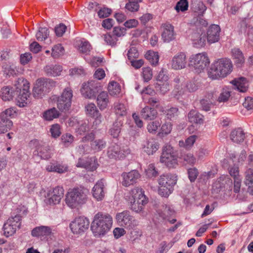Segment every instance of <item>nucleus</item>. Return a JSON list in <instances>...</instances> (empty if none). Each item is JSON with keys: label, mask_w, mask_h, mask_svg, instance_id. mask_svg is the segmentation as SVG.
I'll return each instance as SVG.
<instances>
[{"label": "nucleus", "mask_w": 253, "mask_h": 253, "mask_svg": "<svg viewBox=\"0 0 253 253\" xmlns=\"http://www.w3.org/2000/svg\"><path fill=\"white\" fill-rule=\"evenodd\" d=\"M129 208L136 212H141L148 200L144 195V191L140 188L135 187L125 195Z\"/></svg>", "instance_id": "nucleus-1"}, {"label": "nucleus", "mask_w": 253, "mask_h": 253, "mask_svg": "<svg viewBox=\"0 0 253 253\" xmlns=\"http://www.w3.org/2000/svg\"><path fill=\"white\" fill-rule=\"evenodd\" d=\"M112 224L113 218L109 213L99 212L94 216L90 228L95 235H104L110 230Z\"/></svg>", "instance_id": "nucleus-2"}, {"label": "nucleus", "mask_w": 253, "mask_h": 253, "mask_svg": "<svg viewBox=\"0 0 253 253\" xmlns=\"http://www.w3.org/2000/svg\"><path fill=\"white\" fill-rule=\"evenodd\" d=\"M232 70V64L227 59H220L213 63L208 72V76L212 80L224 78Z\"/></svg>", "instance_id": "nucleus-3"}, {"label": "nucleus", "mask_w": 253, "mask_h": 253, "mask_svg": "<svg viewBox=\"0 0 253 253\" xmlns=\"http://www.w3.org/2000/svg\"><path fill=\"white\" fill-rule=\"evenodd\" d=\"M88 193V190L83 187L69 189L66 195V203L72 209L77 208L86 203Z\"/></svg>", "instance_id": "nucleus-4"}, {"label": "nucleus", "mask_w": 253, "mask_h": 253, "mask_svg": "<svg viewBox=\"0 0 253 253\" xmlns=\"http://www.w3.org/2000/svg\"><path fill=\"white\" fill-rule=\"evenodd\" d=\"M17 94L19 92L16 98V104L20 107H24L30 103L29 92V84L23 78H18L15 84Z\"/></svg>", "instance_id": "nucleus-5"}, {"label": "nucleus", "mask_w": 253, "mask_h": 253, "mask_svg": "<svg viewBox=\"0 0 253 253\" xmlns=\"http://www.w3.org/2000/svg\"><path fill=\"white\" fill-rule=\"evenodd\" d=\"M176 180V176L171 174L161 176L159 179V194L163 197L169 196L171 193Z\"/></svg>", "instance_id": "nucleus-6"}, {"label": "nucleus", "mask_w": 253, "mask_h": 253, "mask_svg": "<svg viewBox=\"0 0 253 253\" xmlns=\"http://www.w3.org/2000/svg\"><path fill=\"white\" fill-rule=\"evenodd\" d=\"M101 89L100 82L95 80H91L83 84L80 91L82 96L84 98L93 99L95 98L96 94Z\"/></svg>", "instance_id": "nucleus-7"}, {"label": "nucleus", "mask_w": 253, "mask_h": 253, "mask_svg": "<svg viewBox=\"0 0 253 253\" xmlns=\"http://www.w3.org/2000/svg\"><path fill=\"white\" fill-rule=\"evenodd\" d=\"M55 85V83L52 80L38 79L34 87L33 95L35 98H42Z\"/></svg>", "instance_id": "nucleus-8"}, {"label": "nucleus", "mask_w": 253, "mask_h": 253, "mask_svg": "<svg viewBox=\"0 0 253 253\" xmlns=\"http://www.w3.org/2000/svg\"><path fill=\"white\" fill-rule=\"evenodd\" d=\"M189 62L196 72L201 73L209 65L210 60L206 53H201L191 56Z\"/></svg>", "instance_id": "nucleus-9"}, {"label": "nucleus", "mask_w": 253, "mask_h": 253, "mask_svg": "<svg viewBox=\"0 0 253 253\" xmlns=\"http://www.w3.org/2000/svg\"><path fill=\"white\" fill-rule=\"evenodd\" d=\"M160 162L169 168H174L178 165L176 155L173 153L172 148L170 145H166L163 147L160 158Z\"/></svg>", "instance_id": "nucleus-10"}, {"label": "nucleus", "mask_w": 253, "mask_h": 253, "mask_svg": "<svg viewBox=\"0 0 253 253\" xmlns=\"http://www.w3.org/2000/svg\"><path fill=\"white\" fill-rule=\"evenodd\" d=\"M21 221V216L19 214L9 218L3 226V235L6 237L13 235L15 233L16 230L20 228Z\"/></svg>", "instance_id": "nucleus-11"}, {"label": "nucleus", "mask_w": 253, "mask_h": 253, "mask_svg": "<svg viewBox=\"0 0 253 253\" xmlns=\"http://www.w3.org/2000/svg\"><path fill=\"white\" fill-rule=\"evenodd\" d=\"M116 219L121 226L129 229H132L137 225V221L130 215L128 211H124L116 214Z\"/></svg>", "instance_id": "nucleus-12"}, {"label": "nucleus", "mask_w": 253, "mask_h": 253, "mask_svg": "<svg viewBox=\"0 0 253 253\" xmlns=\"http://www.w3.org/2000/svg\"><path fill=\"white\" fill-rule=\"evenodd\" d=\"M90 222L89 219L84 216H79L75 218L70 224V227L74 234H81L88 230Z\"/></svg>", "instance_id": "nucleus-13"}, {"label": "nucleus", "mask_w": 253, "mask_h": 253, "mask_svg": "<svg viewBox=\"0 0 253 253\" xmlns=\"http://www.w3.org/2000/svg\"><path fill=\"white\" fill-rule=\"evenodd\" d=\"M72 89L67 87L64 89L61 96L57 100V107L61 111H66L70 109L73 97Z\"/></svg>", "instance_id": "nucleus-14"}, {"label": "nucleus", "mask_w": 253, "mask_h": 253, "mask_svg": "<svg viewBox=\"0 0 253 253\" xmlns=\"http://www.w3.org/2000/svg\"><path fill=\"white\" fill-rule=\"evenodd\" d=\"M82 141L84 143L90 142V149L95 152L102 150L106 146V142L104 139H95V134L93 132L86 134L82 138Z\"/></svg>", "instance_id": "nucleus-15"}, {"label": "nucleus", "mask_w": 253, "mask_h": 253, "mask_svg": "<svg viewBox=\"0 0 253 253\" xmlns=\"http://www.w3.org/2000/svg\"><path fill=\"white\" fill-rule=\"evenodd\" d=\"M156 90L160 93L165 94L170 90V85L169 83V77L163 70H161L157 77V83L155 84Z\"/></svg>", "instance_id": "nucleus-16"}, {"label": "nucleus", "mask_w": 253, "mask_h": 253, "mask_svg": "<svg viewBox=\"0 0 253 253\" xmlns=\"http://www.w3.org/2000/svg\"><path fill=\"white\" fill-rule=\"evenodd\" d=\"M130 153L128 148L122 150L119 145L114 143L109 147L107 151L108 156L115 160L123 159Z\"/></svg>", "instance_id": "nucleus-17"}, {"label": "nucleus", "mask_w": 253, "mask_h": 253, "mask_svg": "<svg viewBox=\"0 0 253 253\" xmlns=\"http://www.w3.org/2000/svg\"><path fill=\"white\" fill-rule=\"evenodd\" d=\"M171 67L175 70L185 68L187 65V59L185 52H179L173 56L170 61Z\"/></svg>", "instance_id": "nucleus-18"}, {"label": "nucleus", "mask_w": 253, "mask_h": 253, "mask_svg": "<svg viewBox=\"0 0 253 253\" xmlns=\"http://www.w3.org/2000/svg\"><path fill=\"white\" fill-rule=\"evenodd\" d=\"M64 190L62 186H57L49 190L47 193L48 202L49 204H57L63 197Z\"/></svg>", "instance_id": "nucleus-19"}, {"label": "nucleus", "mask_w": 253, "mask_h": 253, "mask_svg": "<svg viewBox=\"0 0 253 253\" xmlns=\"http://www.w3.org/2000/svg\"><path fill=\"white\" fill-rule=\"evenodd\" d=\"M192 44L195 47L199 48L205 45L206 42V36L203 28L197 29L191 35Z\"/></svg>", "instance_id": "nucleus-20"}, {"label": "nucleus", "mask_w": 253, "mask_h": 253, "mask_svg": "<svg viewBox=\"0 0 253 253\" xmlns=\"http://www.w3.org/2000/svg\"><path fill=\"white\" fill-rule=\"evenodd\" d=\"M106 193L105 185L103 179L98 181L92 190V196L98 201L103 200Z\"/></svg>", "instance_id": "nucleus-21"}, {"label": "nucleus", "mask_w": 253, "mask_h": 253, "mask_svg": "<svg viewBox=\"0 0 253 253\" xmlns=\"http://www.w3.org/2000/svg\"><path fill=\"white\" fill-rule=\"evenodd\" d=\"M220 31V28L217 25L213 24L210 26L207 32V42L210 44L218 42Z\"/></svg>", "instance_id": "nucleus-22"}, {"label": "nucleus", "mask_w": 253, "mask_h": 253, "mask_svg": "<svg viewBox=\"0 0 253 253\" xmlns=\"http://www.w3.org/2000/svg\"><path fill=\"white\" fill-rule=\"evenodd\" d=\"M122 176L123 185L127 187L135 183L140 175L137 170H133L128 172H123Z\"/></svg>", "instance_id": "nucleus-23"}, {"label": "nucleus", "mask_w": 253, "mask_h": 253, "mask_svg": "<svg viewBox=\"0 0 253 253\" xmlns=\"http://www.w3.org/2000/svg\"><path fill=\"white\" fill-rule=\"evenodd\" d=\"M185 79L182 76H177L173 80V92L175 97L178 98L177 96L183 94L184 92L186 84L184 83Z\"/></svg>", "instance_id": "nucleus-24"}, {"label": "nucleus", "mask_w": 253, "mask_h": 253, "mask_svg": "<svg viewBox=\"0 0 253 253\" xmlns=\"http://www.w3.org/2000/svg\"><path fill=\"white\" fill-rule=\"evenodd\" d=\"M159 145L155 140L151 139L144 141L142 144L143 151L148 155H153L159 149Z\"/></svg>", "instance_id": "nucleus-25"}, {"label": "nucleus", "mask_w": 253, "mask_h": 253, "mask_svg": "<svg viewBox=\"0 0 253 253\" xmlns=\"http://www.w3.org/2000/svg\"><path fill=\"white\" fill-rule=\"evenodd\" d=\"M162 38L164 42H169L174 39V28L170 24H165L163 25V31Z\"/></svg>", "instance_id": "nucleus-26"}, {"label": "nucleus", "mask_w": 253, "mask_h": 253, "mask_svg": "<svg viewBox=\"0 0 253 253\" xmlns=\"http://www.w3.org/2000/svg\"><path fill=\"white\" fill-rule=\"evenodd\" d=\"M140 114L142 118L147 121L154 120L158 116L157 110L148 106L141 110Z\"/></svg>", "instance_id": "nucleus-27"}, {"label": "nucleus", "mask_w": 253, "mask_h": 253, "mask_svg": "<svg viewBox=\"0 0 253 253\" xmlns=\"http://www.w3.org/2000/svg\"><path fill=\"white\" fill-rule=\"evenodd\" d=\"M230 138L233 142L241 143L244 141L246 138V133L242 128H236L231 132Z\"/></svg>", "instance_id": "nucleus-28"}, {"label": "nucleus", "mask_w": 253, "mask_h": 253, "mask_svg": "<svg viewBox=\"0 0 253 253\" xmlns=\"http://www.w3.org/2000/svg\"><path fill=\"white\" fill-rule=\"evenodd\" d=\"M232 185V180L228 175H222L214 183L213 187L221 189L222 188L230 189Z\"/></svg>", "instance_id": "nucleus-29"}, {"label": "nucleus", "mask_w": 253, "mask_h": 253, "mask_svg": "<svg viewBox=\"0 0 253 253\" xmlns=\"http://www.w3.org/2000/svg\"><path fill=\"white\" fill-rule=\"evenodd\" d=\"M231 83L241 92H245L248 90V82L244 77L235 79Z\"/></svg>", "instance_id": "nucleus-30"}, {"label": "nucleus", "mask_w": 253, "mask_h": 253, "mask_svg": "<svg viewBox=\"0 0 253 253\" xmlns=\"http://www.w3.org/2000/svg\"><path fill=\"white\" fill-rule=\"evenodd\" d=\"M51 233V229L48 226H41L33 229L31 234L34 237L48 236Z\"/></svg>", "instance_id": "nucleus-31"}, {"label": "nucleus", "mask_w": 253, "mask_h": 253, "mask_svg": "<svg viewBox=\"0 0 253 253\" xmlns=\"http://www.w3.org/2000/svg\"><path fill=\"white\" fill-rule=\"evenodd\" d=\"M245 184L248 186V192L253 195V169H248L245 172Z\"/></svg>", "instance_id": "nucleus-32"}, {"label": "nucleus", "mask_w": 253, "mask_h": 253, "mask_svg": "<svg viewBox=\"0 0 253 253\" xmlns=\"http://www.w3.org/2000/svg\"><path fill=\"white\" fill-rule=\"evenodd\" d=\"M109 98L107 92L102 91L97 97V103L101 110L105 109L109 103Z\"/></svg>", "instance_id": "nucleus-33"}, {"label": "nucleus", "mask_w": 253, "mask_h": 253, "mask_svg": "<svg viewBox=\"0 0 253 253\" xmlns=\"http://www.w3.org/2000/svg\"><path fill=\"white\" fill-rule=\"evenodd\" d=\"M188 119L190 122L195 124H203L204 116L195 110H191L188 114Z\"/></svg>", "instance_id": "nucleus-34"}, {"label": "nucleus", "mask_w": 253, "mask_h": 253, "mask_svg": "<svg viewBox=\"0 0 253 253\" xmlns=\"http://www.w3.org/2000/svg\"><path fill=\"white\" fill-rule=\"evenodd\" d=\"M232 54L237 66L241 67L245 62V59L241 51L238 48L232 50Z\"/></svg>", "instance_id": "nucleus-35"}, {"label": "nucleus", "mask_w": 253, "mask_h": 253, "mask_svg": "<svg viewBox=\"0 0 253 253\" xmlns=\"http://www.w3.org/2000/svg\"><path fill=\"white\" fill-rule=\"evenodd\" d=\"M123 124V121L119 119L116 120L113 123L112 127L109 130V133L114 138H117L119 136Z\"/></svg>", "instance_id": "nucleus-36"}, {"label": "nucleus", "mask_w": 253, "mask_h": 253, "mask_svg": "<svg viewBox=\"0 0 253 253\" xmlns=\"http://www.w3.org/2000/svg\"><path fill=\"white\" fill-rule=\"evenodd\" d=\"M44 70L47 75L56 77L60 75L62 67L60 65H47Z\"/></svg>", "instance_id": "nucleus-37"}, {"label": "nucleus", "mask_w": 253, "mask_h": 253, "mask_svg": "<svg viewBox=\"0 0 253 253\" xmlns=\"http://www.w3.org/2000/svg\"><path fill=\"white\" fill-rule=\"evenodd\" d=\"M12 122L9 118L0 116V133L7 132L12 126Z\"/></svg>", "instance_id": "nucleus-38"}, {"label": "nucleus", "mask_w": 253, "mask_h": 253, "mask_svg": "<svg viewBox=\"0 0 253 253\" xmlns=\"http://www.w3.org/2000/svg\"><path fill=\"white\" fill-rule=\"evenodd\" d=\"M46 169L49 172H57L59 173H62L68 170V167L65 165H55L54 164H50L46 166Z\"/></svg>", "instance_id": "nucleus-39"}, {"label": "nucleus", "mask_w": 253, "mask_h": 253, "mask_svg": "<svg viewBox=\"0 0 253 253\" xmlns=\"http://www.w3.org/2000/svg\"><path fill=\"white\" fill-rule=\"evenodd\" d=\"M13 94L17 95V92H16V90L13 92L9 86L2 88L0 91V96L4 101H8L11 99L13 96Z\"/></svg>", "instance_id": "nucleus-40"}, {"label": "nucleus", "mask_w": 253, "mask_h": 253, "mask_svg": "<svg viewBox=\"0 0 253 253\" xmlns=\"http://www.w3.org/2000/svg\"><path fill=\"white\" fill-rule=\"evenodd\" d=\"M86 114L91 117H98L100 113L96 105L92 103H88L85 107Z\"/></svg>", "instance_id": "nucleus-41"}, {"label": "nucleus", "mask_w": 253, "mask_h": 253, "mask_svg": "<svg viewBox=\"0 0 253 253\" xmlns=\"http://www.w3.org/2000/svg\"><path fill=\"white\" fill-rule=\"evenodd\" d=\"M145 57L152 65H156L159 60L158 52L152 50L148 51L145 55Z\"/></svg>", "instance_id": "nucleus-42"}, {"label": "nucleus", "mask_w": 253, "mask_h": 253, "mask_svg": "<svg viewBox=\"0 0 253 253\" xmlns=\"http://www.w3.org/2000/svg\"><path fill=\"white\" fill-rule=\"evenodd\" d=\"M114 112L116 115L119 117L126 116L127 113V108L125 104L118 102L114 104Z\"/></svg>", "instance_id": "nucleus-43"}, {"label": "nucleus", "mask_w": 253, "mask_h": 253, "mask_svg": "<svg viewBox=\"0 0 253 253\" xmlns=\"http://www.w3.org/2000/svg\"><path fill=\"white\" fill-rule=\"evenodd\" d=\"M108 88L109 93L111 95H117L121 91L120 85L115 81H112L109 84Z\"/></svg>", "instance_id": "nucleus-44"}, {"label": "nucleus", "mask_w": 253, "mask_h": 253, "mask_svg": "<svg viewBox=\"0 0 253 253\" xmlns=\"http://www.w3.org/2000/svg\"><path fill=\"white\" fill-rule=\"evenodd\" d=\"M59 115L58 111L55 108H53L44 112L43 117L46 120L51 121L53 119L58 117Z\"/></svg>", "instance_id": "nucleus-45"}, {"label": "nucleus", "mask_w": 253, "mask_h": 253, "mask_svg": "<svg viewBox=\"0 0 253 253\" xmlns=\"http://www.w3.org/2000/svg\"><path fill=\"white\" fill-rule=\"evenodd\" d=\"M51 50V56L54 58H57L64 53V48L61 44L54 45Z\"/></svg>", "instance_id": "nucleus-46"}, {"label": "nucleus", "mask_w": 253, "mask_h": 253, "mask_svg": "<svg viewBox=\"0 0 253 253\" xmlns=\"http://www.w3.org/2000/svg\"><path fill=\"white\" fill-rule=\"evenodd\" d=\"M142 0H128V2L126 4V8L131 12L138 11L139 8V2Z\"/></svg>", "instance_id": "nucleus-47"}, {"label": "nucleus", "mask_w": 253, "mask_h": 253, "mask_svg": "<svg viewBox=\"0 0 253 253\" xmlns=\"http://www.w3.org/2000/svg\"><path fill=\"white\" fill-rule=\"evenodd\" d=\"M48 35V29L46 27H41L36 34V38L39 41H43L47 38Z\"/></svg>", "instance_id": "nucleus-48"}, {"label": "nucleus", "mask_w": 253, "mask_h": 253, "mask_svg": "<svg viewBox=\"0 0 253 253\" xmlns=\"http://www.w3.org/2000/svg\"><path fill=\"white\" fill-rule=\"evenodd\" d=\"M230 96V89L227 87L223 88L217 98V101L219 102H226Z\"/></svg>", "instance_id": "nucleus-49"}, {"label": "nucleus", "mask_w": 253, "mask_h": 253, "mask_svg": "<svg viewBox=\"0 0 253 253\" xmlns=\"http://www.w3.org/2000/svg\"><path fill=\"white\" fill-rule=\"evenodd\" d=\"M166 113L168 119L171 121L175 120L179 115L178 109L176 107H171L168 109Z\"/></svg>", "instance_id": "nucleus-50"}, {"label": "nucleus", "mask_w": 253, "mask_h": 253, "mask_svg": "<svg viewBox=\"0 0 253 253\" xmlns=\"http://www.w3.org/2000/svg\"><path fill=\"white\" fill-rule=\"evenodd\" d=\"M181 159L185 162V164L190 165H194L196 163V159L193 154L184 153L181 156Z\"/></svg>", "instance_id": "nucleus-51"}, {"label": "nucleus", "mask_w": 253, "mask_h": 253, "mask_svg": "<svg viewBox=\"0 0 253 253\" xmlns=\"http://www.w3.org/2000/svg\"><path fill=\"white\" fill-rule=\"evenodd\" d=\"M103 39L106 44L111 45V46H115L117 44L118 39L112 35L108 33L103 36Z\"/></svg>", "instance_id": "nucleus-52"}, {"label": "nucleus", "mask_w": 253, "mask_h": 253, "mask_svg": "<svg viewBox=\"0 0 253 253\" xmlns=\"http://www.w3.org/2000/svg\"><path fill=\"white\" fill-rule=\"evenodd\" d=\"M97 168V163L95 157L87 159L86 161V169L90 171L95 170Z\"/></svg>", "instance_id": "nucleus-53"}, {"label": "nucleus", "mask_w": 253, "mask_h": 253, "mask_svg": "<svg viewBox=\"0 0 253 253\" xmlns=\"http://www.w3.org/2000/svg\"><path fill=\"white\" fill-rule=\"evenodd\" d=\"M161 124L159 121H155L150 122L147 126V129L149 132L155 134L156 133L158 127L160 126Z\"/></svg>", "instance_id": "nucleus-54"}, {"label": "nucleus", "mask_w": 253, "mask_h": 253, "mask_svg": "<svg viewBox=\"0 0 253 253\" xmlns=\"http://www.w3.org/2000/svg\"><path fill=\"white\" fill-rule=\"evenodd\" d=\"M172 129V125L170 122H166L162 125L159 134L168 135L170 133Z\"/></svg>", "instance_id": "nucleus-55"}, {"label": "nucleus", "mask_w": 253, "mask_h": 253, "mask_svg": "<svg viewBox=\"0 0 253 253\" xmlns=\"http://www.w3.org/2000/svg\"><path fill=\"white\" fill-rule=\"evenodd\" d=\"M74 141V136L70 134H63L61 137V142L65 147L69 146Z\"/></svg>", "instance_id": "nucleus-56"}, {"label": "nucleus", "mask_w": 253, "mask_h": 253, "mask_svg": "<svg viewBox=\"0 0 253 253\" xmlns=\"http://www.w3.org/2000/svg\"><path fill=\"white\" fill-rule=\"evenodd\" d=\"M98 17L100 18H104L108 17L111 13V9L106 7L100 8L97 11Z\"/></svg>", "instance_id": "nucleus-57"}, {"label": "nucleus", "mask_w": 253, "mask_h": 253, "mask_svg": "<svg viewBox=\"0 0 253 253\" xmlns=\"http://www.w3.org/2000/svg\"><path fill=\"white\" fill-rule=\"evenodd\" d=\"M126 34V29L124 27H115L113 30V35L117 38L125 36Z\"/></svg>", "instance_id": "nucleus-58"}, {"label": "nucleus", "mask_w": 253, "mask_h": 253, "mask_svg": "<svg viewBox=\"0 0 253 253\" xmlns=\"http://www.w3.org/2000/svg\"><path fill=\"white\" fill-rule=\"evenodd\" d=\"M127 56L130 61L137 58L139 56V53L136 48L135 47H130L127 51Z\"/></svg>", "instance_id": "nucleus-59"}, {"label": "nucleus", "mask_w": 253, "mask_h": 253, "mask_svg": "<svg viewBox=\"0 0 253 253\" xmlns=\"http://www.w3.org/2000/svg\"><path fill=\"white\" fill-rule=\"evenodd\" d=\"M228 170L230 175L234 178V180L241 178L239 174L238 167L234 166L232 167L229 168Z\"/></svg>", "instance_id": "nucleus-60"}, {"label": "nucleus", "mask_w": 253, "mask_h": 253, "mask_svg": "<svg viewBox=\"0 0 253 253\" xmlns=\"http://www.w3.org/2000/svg\"><path fill=\"white\" fill-rule=\"evenodd\" d=\"M16 115V108H8L4 112H3L0 114V117H3L4 118H8V117L12 118L14 117Z\"/></svg>", "instance_id": "nucleus-61"}, {"label": "nucleus", "mask_w": 253, "mask_h": 253, "mask_svg": "<svg viewBox=\"0 0 253 253\" xmlns=\"http://www.w3.org/2000/svg\"><path fill=\"white\" fill-rule=\"evenodd\" d=\"M91 45L90 43L87 42H82L79 46L80 51L84 53L87 54L90 50Z\"/></svg>", "instance_id": "nucleus-62"}, {"label": "nucleus", "mask_w": 253, "mask_h": 253, "mask_svg": "<svg viewBox=\"0 0 253 253\" xmlns=\"http://www.w3.org/2000/svg\"><path fill=\"white\" fill-rule=\"evenodd\" d=\"M146 175L149 177H156L158 175V171L156 170L154 164H151L148 166L147 169L146 170Z\"/></svg>", "instance_id": "nucleus-63"}, {"label": "nucleus", "mask_w": 253, "mask_h": 253, "mask_svg": "<svg viewBox=\"0 0 253 253\" xmlns=\"http://www.w3.org/2000/svg\"><path fill=\"white\" fill-rule=\"evenodd\" d=\"M188 177L191 182H194L197 178L199 172L198 169L195 168H190L188 169Z\"/></svg>", "instance_id": "nucleus-64"}]
</instances>
